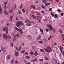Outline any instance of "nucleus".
<instances>
[{"instance_id":"nucleus-50","label":"nucleus","mask_w":64,"mask_h":64,"mask_svg":"<svg viewBox=\"0 0 64 64\" xmlns=\"http://www.w3.org/2000/svg\"><path fill=\"white\" fill-rule=\"evenodd\" d=\"M46 32H48L49 31V30L48 29H46Z\"/></svg>"},{"instance_id":"nucleus-38","label":"nucleus","mask_w":64,"mask_h":64,"mask_svg":"<svg viewBox=\"0 0 64 64\" xmlns=\"http://www.w3.org/2000/svg\"><path fill=\"white\" fill-rule=\"evenodd\" d=\"M22 11L23 12H25V10L24 9H22Z\"/></svg>"},{"instance_id":"nucleus-11","label":"nucleus","mask_w":64,"mask_h":64,"mask_svg":"<svg viewBox=\"0 0 64 64\" xmlns=\"http://www.w3.org/2000/svg\"><path fill=\"white\" fill-rule=\"evenodd\" d=\"M63 49V48L62 47H61V46H60V51L62 52V50Z\"/></svg>"},{"instance_id":"nucleus-10","label":"nucleus","mask_w":64,"mask_h":64,"mask_svg":"<svg viewBox=\"0 0 64 64\" xmlns=\"http://www.w3.org/2000/svg\"><path fill=\"white\" fill-rule=\"evenodd\" d=\"M15 55L16 56H18V52H17L16 51L15 52Z\"/></svg>"},{"instance_id":"nucleus-37","label":"nucleus","mask_w":64,"mask_h":64,"mask_svg":"<svg viewBox=\"0 0 64 64\" xmlns=\"http://www.w3.org/2000/svg\"><path fill=\"white\" fill-rule=\"evenodd\" d=\"M16 36L18 37H20V36H19V34H16Z\"/></svg>"},{"instance_id":"nucleus-6","label":"nucleus","mask_w":64,"mask_h":64,"mask_svg":"<svg viewBox=\"0 0 64 64\" xmlns=\"http://www.w3.org/2000/svg\"><path fill=\"white\" fill-rule=\"evenodd\" d=\"M2 31H4V32H6V31L8 30V28H2Z\"/></svg>"},{"instance_id":"nucleus-4","label":"nucleus","mask_w":64,"mask_h":64,"mask_svg":"<svg viewBox=\"0 0 64 64\" xmlns=\"http://www.w3.org/2000/svg\"><path fill=\"white\" fill-rule=\"evenodd\" d=\"M3 36L4 38L6 39H11V37L10 36H7V35L5 34H3Z\"/></svg>"},{"instance_id":"nucleus-25","label":"nucleus","mask_w":64,"mask_h":64,"mask_svg":"<svg viewBox=\"0 0 64 64\" xmlns=\"http://www.w3.org/2000/svg\"><path fill=\"white\" fill-rule=\"evenodd\" d=\"M22 4H21L20 6V9H21L22 8Z\"/></svg>"},{"instance_id":"nucleus-7","label":"nucleus","mask_w":64,"mask_h":64,"mask_svg":"<svg viewBox=\"0 0 64 64\" xmlns=\"http://www.w3.org/2000/svg\"><path fill=\"white\" fill-rule=\"evenodd\" d=\"M26 20L28 21V22H29V23H31L32 24L33 23H34L33 21H30V20H29L28 19H26Z\"/></svg>"},{"instance_id":"nucleus-32","label":"nucleus","mask_w":64,"mask_h":64,"mask_svg":"<svg viewBox=\"0 0 64 64\" xmlns=\"http://www.w3.org/2000/svg\"><path fill=\"white\" fill-rule=\"evenodd\" d=\"M58 12H59V13H60L61 12V10H60V9H58Z\"/></svg>"},{"instance_id":"nucleus-58","label":"nucleus","mask_w":64,"mask_h":64,"mask_svg":"<svg viewBox=\"0 0 64 64\" xmlns=\"http://www.w3.org/2000/svg\"><path fill=\"white\" fill-rule=\"evenodd\" d=\"M36 3H38V4H39V2L37 1H36Z\"/></svg>"},{"instance_id":"nucleus-39","label":"nucleus","mask_w":64,"mask_h":64,"mask_svg":"<svg viewBox=\"0 0 64 64\" xmlns=\"http://www.w3.org/2000/svg\"><path fill=\"white\" fill-rule=\"evenodd\" d=\"M37 18H38V19H39L40 18H41V16H37Z\"/></svg>"},{"instance_id":"nucleus-51","label":"nucleus","mask_w":64,"mask_h":64,"mask_svg":"<svg viewBox=\"0 0 64 64\" xmlns=\"http://www.w3.org/2000/svg\"><path fill=\"white\" fill-rule=\"evenodd\" d=\"M8 30L6 31V34H8Z\"/></svg>"},{"instance_id":"nucleus-59","label":"nucleus","mask_w":64,"mask_h":64,"mask_svg":"<svg viewBox=\"0 0 64 64\" xmlns=\"http://www.w3.org/2000/svg\"><path fill=\"white\" fill-rule=\"evenodd\" d=\"M35 6H34L33 7V8L32 9H35Z\"/></svg>"},{"instance_id":"nucleus-9","label":"nucleus","mask_w":64,"mask_h":64,"mask_svg":"<svg viewBox=\"0 0 64 64\" xmlns=\"http://www.w3.org/2000/svg\"><path fill=\"white\" fill-rule=\"evenodd\" d=\"M42 1L44 4H47V0H42Z\"/></svg>"},{"instance_id":"nucleus-28","label":"nucleus","mask_w":64,"mask_h":64,"mask_svg":"<svg viewBox=\"0 0 64 64\" xmlns=\"http://www.w3.org/2000/svg\"><path fill=\"white\" fill-rule=\"evenodd\" d=\"M38 42H39V43H42V42H43V41L40 40V41H38Z\"/></svg>"},{"instance_id":"nucleus-40","label":"nucleus","mask_w":64,"mask_h":64,"mask_svg":"<svg viewBox=\"0 0 64 64\" xmlns=\"http://www.w3.org/2000/svg\"><path fill=\"white\" fill-rule=\"evenodd\" d=\"M16 5H15L14 7V10H15V9L16 8Z\"/></svg>"},{"instance_id":"nucleus-2","label":"nucleus","mask_w":64,"mask_h":64,"mask_svg":"<svg viewBox=\"0 0 64 64\" xmlns=\"http://www.w3.org/2000/svg\"><path fill=\"white\" fill-rule=\"evenodd\" d=\"M47 49L44 48V50H45L46 52H48L49 53H50V52H51L52 51V49L49 46H47Z\"/></svg>"},{"instance_id":"nucleus-14","label":"nucleus","mask_w":64,"mask_h":64,"mask_svg":"<svg viewBox=\"0 0 64 64\" xmlns=\"http://www.w3.org/2000/svg\"><path fill=\"white\" fill-rule=\"evenodd\" d=\"M4 14L6 15H8V12L6 11V10H4Z\"/></svg>"},{"instance_id":"nucleus-43","label":"nucleus","mask_w":64,"mask_h":64,"mask_svg":"<svg viewBox=\"0 0 64 64\" xmlns=\"http://www.w3.org/2000/svg\"><path fill=\"white\" fill-rule=\"evenodd\" d=\"M21 46H20L19 47V49H18V51H20V50H21Z\"/></svg>"},{"instance_id":"nucleus-56","label":"nucleus","mask_w":64,"mask_h":64,"mask_svg":"<svg viewBox=\"0 0 64 64\" xmlns=\"http://www.w3.org/2000/svg\"><path fill=\"white\" fill-rule=\"evenodd\" d=\"M62 55L63 56H64V51L63 52H62Z\"/></svg>"},{"instance_id":"nucleus-23","label":"nucleus","mask_w":64,"mask_h":64,"mask_svg":"<svg viewBox=\"0 0 64 64\" xmlns=\"http://www.w3.org/2000/svg\"><path fill=\"white\" fill-rule=\"evenodd\" d=\"M54 16L55 18H57L58 17V15L57 14H55Z\"/></svg>"},{"instance_id":"nucleus-44","label":"nucleus","mask_w":64,"mask_h":64,"mask_svg":"<svg viewBox=\"0 0 64 64\" xmlns=\"http://www.w3.org/2000/svg\"><path fill=\"white\" fill-rule=\"evenodd\" d=\"M51 36H50V37H49L48 40H50V39L51 38Z\"/></svg>"},{"instance_id":"nucleus-29","label":"nucleus","mask_w":64,"mask_h":64,"mask_svg":"<svg viewBox=\"0 0 64 64\" xmlns=\"http://www.w3.org/2000/svg\"><path fill=\"white\" fill-rule=\"evenodd\" d=\"M44 42L45 43H46L47 42V40L46 39H44Z\"/></svg>"},{"instance_id":"nucleus-5","label":"nucleus","mask_w":64,"mask_h":64,"mask_svg":"<svg viewBox=\"0 0 64 64\" xmlns=\"http://www.w3.org/2000/svg\"><path fill=\"white\" fill-rule=\"evenodd\" d=\"M16 25L17 27H19L21 25H23V23L20 22H17Z\"/></svg>"},{"instance_id":"nucleus-63","label":"nucleus","mask_w":64,"mask_h":64,"mask_svg":"<svg viewBox=\"0 0 64 64\" xmlns=\"http://www.w3.org/2000/svg\"><path fill=\"white\" fill-rule=\"evenodd\" d=\"M31 64V62H29L28 63H27L26 64Z\"/></svg>"},{"instance_id":"nucleus-45","label":"nucleus","mask_w":64,"mask_h":64,"mask_svg":"<svg viewBox=\"0 0 64 64\" xmlns=\"http://www.w3.org/2000/svg\"><path fill=\"white\" fill-rule=\"evenodd\" d=\"M39 60L40 61H43V59H39Z\"/></svg>"},{"instance_id":"nucleus-62","label":"nucleus","mask_w":64,"mask_h":64,"mask_svg":"<svg viewBox=\"0 0 64 64\" xmlns=\"http://www.w3.org/2000/svg\"><path fill=\"white\" fill-rule=\"evenodd\" d=\"M61 15L62 16H63V13H61Z\"/></svg>"},{"instance_id":"nucleus-17","label":"nucleus","mask_w":64,"mask_h":64,"mask_svg":"<svg viewBox=\"0 0 64 64\" xmlns=\"http://www.w3.org/2000/svg\"><path fill=\"white\" fill-rule=\"evenodd\" d=\"M25 58L26 59H30V56H26Z\"/></svg>"},{"instance_id":"nucleus-1","label":"nucleus","mask_w":64,"mask_h":64,"mask_svg":"<svg viewBox=\"0 0 64 64\" xmlns=\"http://www.w3.org/2000/svg\"><path fill=\"white\" fill-rule=\"evenodd\" d=\"M47 26L48 27L50 31H52L53 30L54 32H55V30L54 28H53L52 26L50 24H48L47 25Z\"/></svg>"},{"instance_id":"nucleus-31","label":"nucleus","mask_w":64,"mask_h":64,"mask_svg":"<svg viewBox=\"0 0 64 64\" xmlns=\"http://www.w3.org/2000/svg\"><path fill=\"white\" fill-rule=\"evenodd\" d=\"M27 25H28V26H31V24H30V23H28V24H27Z\"/></svg>"},{"instance_id":"nucleus-22","label":"nucleus","mask_w":64,"mask_h":64,"mask_svg":"<svg viewBox=\"0 0 64 64\" xmlns=\"http://www.w3.org/2000/svg\"><path fill=\"white\" fill-rule=\"evenodd\" d=\"M37 60V59L36 58L32 60V62H35V61H36V60Z\"/></svg>"},{"instance_id":"nucleus-3","label":"nucleus","mask_w":64,"mask_h":64,"mask_svg":"<svg viewBox=\"0 0 64 64\" xmlns=\"http://www.w3.org/2000/svg\"><path fill=\"white\" fill-rule=\"evenodd\" d=\"M14 28L16 31H18V32H20L21 33V34H23V32L22 31V29H18V28H17V27L16 26H15L14 27Z\"/></svg>"},{"instance_id":"nucleus-8","label":"nucleus","mask_w":64,"mask_h":64,"mask_svg":"<svg viewBox=\"0 0 64 64\" xmlns=\"http://www.w3.org/2000/svg\"><path fill=\"white\" fill-rule=\"evenodd\" d=\"M11 57H12L10 55L8 56L7 57V60H10V58H11Z\"/></svg>"},{"instance_id":"nucleus-18","label":"nucleus","mask_w":64,"mask_h":64,"mask_svg":"<svg viewBox=\"0 0 64 64\" xmlns=\"http://www.w3.org/2000/svg\"><path fill=\"white\" fill-rule=\"evenodd\" d=\"M40 32H42V34H43V30L41 28L40 29Z\"/></svg>"},{"instance_id":"nucleus-41","label":"nucleus","mask_w":64,"mask_h":64,"mask_svg":"<svg viewBox=\"0 0 64 64\" xmlns=\"http://www.w3.org/2000/svg\"><path fill=\"white\" fill-rule=\"evenodd\" d=\"M7 2H6L4 3V5H6V4H7Z\"/></svg>"},{"instance_id":"nucleus-15","label":"nucleus","mask_w":64,"mask_h":64,"mask_svg":"<svg viewBox=\"0 0 64 64\" xmlns=\"http://www.w3.org/2000/svg\"><path fill=\"white\" fill-rule=\"evenodd\" d=\"M5 48H1V50H2V51H5Z\"/></svg>"},{"instance_id":"nucleus-26","label":"nucleus","mask_w":64,"mask_h":64,"mask_svg":"<svg viewBox=\"0 0 64 64\" xmlns=\"http://www.w3.org/2000/svg\"><path fill=\"white\" fill-rule=\"evenodd\" d=\"M30 53L31 55H33V54H34V52H30Z\"/></svg>"},{"instance_id":"nucleus-20","label":"nucleus","mask_w":64,"mask_h":64,"mask_svg":"<svg viewBox=\"0 0 64 64\" xmlns=\"http://www.w3.org/2000/svg\"><path fill=\"white\" fill-rule=\"evenodd\" d=\"M12 19H13V16H10V21H12Z\"/></svg>"},{"instance_id":"nucleus-27","label":"nucleus","mask_w":64,"mask_h":64,"mask_svg":"<svg viewBox=\"0 0 64 64\" xmlns=\"http://www.w3.org/2000/svg\"><path fill=\"white\" fill-rule=\"evenodd\" d=\"M25 52V50H24L22 51H21V53H24Z\"/></svg>"},{"instance_id":"nucleus-53","label":"nucleus","mask_w":64,"mask_h":64,"mask_svg":"<svg viewBox=\"0 0 64 64\" xmlns=\"http://www.w3.org/2000/svg\"><path fill=\"white\" fill-rule=\"evenodd\" d=\"M4 9H6V6H4Z\"/></svg>"},{"instance_id":"nucleus-33","label":"nucleus","mask_w":64,"mask_h":64,"mask_svg":"<svg viewBox=\"0 0 64 64\" xmlns=\"http://www.w3.org/2000/svg\"><path fill=\"white\" fill-rule=\"evenodd\" d=\"M59 31L60 33H62V31L60 29L59 30Z\"/></svg>"},{"instance_id":"nucleus-21","label":"nucleus","mask_w":64,"mask_h":64,"mask_svg":"<svg viewBox=\"0 0 64 64\" xmlns=\"http://www.w3.org/2000/svg\"><path fill=\"white\" fill-rule=\"evenodd\" d=\"M13 8H12V9L11 10H9V13H12V12L13 11V10H13Z\"/></svg>"},{"instance_id":"nucleus-12","label":"nucleus","mask_w":64,"mask_h":64,"mask_svg":"<svg viewBox=\"0 0 64 64\" xmlns=\"http://www.w3.org/2000/svg\"><path fill=\"white\" fill-rule=\"evenodd\" d=\"M14 58L12 59L11 62V64H13L14 63Z\"/></svg>"},{"instance_id":"nucleus-46","label":"nucleus","mask_w":64,"mask_h":64,"mask_svg":"<svg viewBox=\"0 0 64 64\" xmlns=\"http://www.w3.org/2000/svg\"><path fill=\"white\" fill-rule=\"evenodd\" d=\"M18 48H19L18 47H16L15 48V49H16V50H18Z\"/></svg>"},{"instance_id":"nucleus-16","label":"nucleus","mask_w":64,"mask_h":64,"mask_svg":"<svg viewBox=\"0 0 64 64\" xmlns=\"http://www.w3.org/2000/svg\"><path fill=\"white\" fill-rule=\"evenodd\" d=\"M34 55L35 56H36L37 55H38V52H35V53H34Z\"/></svg>"},{"instance_id":"nucleus-49","label":"nucleus","mask_w":64,"mask_h":64,"mask_svg":"<svg viewBox=\"0 0 64 64\" xmlns=\"http://www.w3.org/2000/svg\"><path fill=\"white\" fill-rule=\"evenodd\" d=\"M51 15H52V17H54V14H53V13H52L51 12Z\"/></svg>"},{"instance_id":"nucleus-52","label":"nucleus","mask_w":64,"mask_h":64,"mask_svg":"<svg viewBox=\"0 0 64 64\" xmlns=\"http://www.w3.org/2000/svg\"><path fill=\"white\" fill-rule=\"evenodd\" d=\"M32 17H33V18H36V16H34V15H32Z\"/></svg>"},{"instance_id":"nucleus-47","label":"nucleus","mask_w":64,"mask_h":64,"mask_svg":"<svg viewBox=\"0 0 64 64\" xmlns=\"http://www.w3.org/2000/svg\"><path fill=\"white\" fill-rule=\"evenodd\" d=\"M11 44H12L11 45V47H13V42H11Z\"/></svg>"},{"instance_id":"nucleus-61","label":"nucleus","mask_w":64,"mask_h":64,"mask_svg":"<svg viewBox=\"0 0 64 64\" xmlns=\"http://www.w3.org/2000/svg\"><path fill=\"white\" fill-rule=\"evenodd\" d=\"M52 60L53 61H55V59L54 58H53L52 59Z\"/></svg>"},{"instance_id":"nucleus-57","label":"nucleus","mask_w":64,"mask_h":64,"mask_svg":"<svg viewBox=\"0 0 64 64\" xmlns=\"http://www.w3.org/2000/svg\"><path fill=\"white\" fill-rule=\"evenodd\" d=\"M22 46H24L25 45V44L24 43H22Z\"/></svg>"},{"instance_id":"nucleus-36","label":"nucleus","mask_w":64,"mask_h":64,"mask_svg":"<svg viewBox=\"0 0 64 64\" xmlns=\"http://www.w3.org/2000/svg\"><path fill=\"white\" fill-rule=\"evenodd\" d=\"M40 52H44V50L42 49H40Z\"/></svg>"},{"instance_id":"nucleus-34","label":"nucleus","mask_w":64,"mask_h":64,"mask_svg":"<svg viewBox=\"0 0 64 64\" xmlns=\"http://www.w3.org/2000/svg\"><path fill=\"white\" fill-rule=\"evenodd\" d=\"M36 15H40V13H39V12H36Z\"/></svg>"},{"instance_id":"nucleus-48","label":"nucleus","mask_w":64,"mask_h":64,"mask_svg":"<svg viewBox=\"0 0 64 64\" xmlns=\"http://www.w3.org/2000/svg\"><path fill=\"white\" fill-rule=\"evenodd\" d=\"M49 11H52V8H50L49 9Z\"/></svg>"},{"instance_id":"nucleus-13","label":"nucleus","mask_w":64,"mask_h":64,"mask_svg":"<svg viewBox=\"0 0 64 64\" xmlns=\"http://www.w3.org/2000/svg\"><path fill=\"white\" fill-rule=\"evenodd\" d=\"M2 13V9L1 6H0V13Z\"/></svg>"},{"instance_id":"nucleus-55","label":"nucleus","mask_w":64,"mask_h":64,"mask_svg":"<svg viewBox=\"0 0 64 64\" xmlns=\"http://www.w3.org/2000/svg\"><path fill=\"white\" fill-rule=\"evenodd\" d=\"M62 36L63 37H64V34H62Z\"/></svg>"},{"instance_id":"nucleus-54","label":"nucleus","mask_w":64,"mask_h":64,"mask_svg":"<svg viewBox=\"0 0 64 64\" xmlns=\"http://www.w3.org/2000/svg\"><path fill=\"white\" fill-rule=\"evenodd\" d=\"M16 21H17L18 20V18L17 17L16 18Z\"/></svg>"},{"instance_id":"nucleus-19","label":"nucleus","mask_w":64,"mask_h":64,"mask_svg":"<svg viewBox=\"0 0 64 64\" xmlns=\"http://www.w3.org/2000/svg\"><path fill=\"white\" fill-rule=\"evenodd\" d=\"M44 59L46 60V61L48 60V58L46 56L45 57Z\"/></svg>"},{"instance_id":"nucleus-30","label":"nucleus","mask_w":64,"mask_h":64,"mask_svg":"<svg viewBox=\"0 0 64 64\" xmlns=\"http://www.w3.org/2000/svg\"><path fill=\"white\" fill-rule=\"evenodd\" d=\"M18 13L20 14H22L21 12L19 10H18Z\"/></svg>"},{"instance_id":"nucleus-24","label":"nucleus","mask_w":64,"mask_h":64,"mask_svg":"<svg viewBox=\"0 0 64 64\" xmlns=\"http://www.w3.org/2000/svg\"><path fill=\"white\" fill-rule=\"evenodd\" d=\"M28 54V52H26L24 53V55H25L26 56V55H27Z\"/></svg>"},{"instance_id":"nucleus-60","label":"nucleus","mask_w":64,"mask_h":64,"mask_svg":"<svg viewBox=\"0 0 64 64\" xmlns=\"http://www.w3.org/2000/svg\"><path fill=\"white\" fill-rule=\"evenodd\" d=\"M46 4H47V5H48V6H49V5H50V3H48Z\"/></svg>"},{"instance_id":"nucleus-64","label":"nucleus","mask_w":64,"mask_h":64,"mask_svg":"<svg viewBox=\"0 0 64 64\" xmlns=\"http://www.w3.org/2000/svg\"><path fill=\"white\" fill-rule=\"evenodd\" d=\"M62 28H63V27H64V25H62Z\"/></svg>"},{"instance_id":"nucleus-42","label":"nucleus","mask_w":64,"mask_h":64,"mask_svg":"<svg viewBox=\"0 0 64 64\" xmlns=\"http://www.w3.org/2000/svg\"><path fill=\"white\" fill-rule=\"evenodd\" d=\"M41 36H40L37 38V39H40V38H41Z\"/></svg>"},{"instance_id":"nucleus-35","label":"nucleus","mask_w":64,"mask_h":64,"mask_svg":"<svg viewBox=\"0 0 64 64\" xmlns=\"http://www.w3.org/2000/svg\"><path fill=\"white\" fill-rule=\"evenodd\" d=\"M41 7H42V8H44V9H45V8H45V7L43 6H41Z\"/></svg>"}]
</instances>
